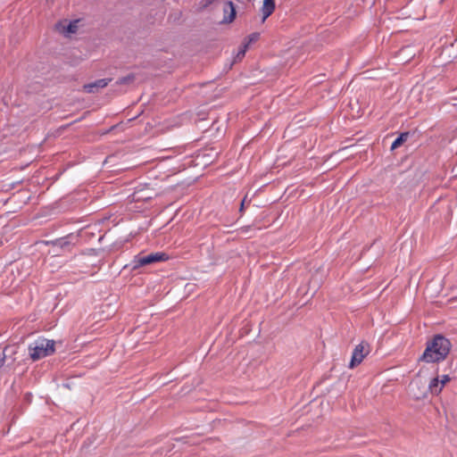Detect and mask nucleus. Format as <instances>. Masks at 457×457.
<instances>
[{"label":"nucleus","mask_w":457,"mask_h":457,"mask_svg":"<svg viewBox=\"0 0 457 457\" xmlns=\"http://www.w3.org/2000/svg\"><path fill=\"white\" fill-rule=\"evenodd\" d=\"M452 349L451 341L442 334L434 335L427 341L425 351L419 358L420 361L438 363L446 359Z\"/></svg>","instance_id":"f257e3e1"},{"label":"nucleus","mask_w":457,"mask_h":457,"mask_svg":"<svg viewBox=\"0 0 457 457\" xmlns=\"http://www.w3.org/2000/svg\"><path fill=\"white\" fill-rule=\"evenodd\" d=\"M29 355L33 361L52 355L55 352V341L38 337L28 346Z\"/></svg>","instance_id":"f03ea898"},{"label":"nucleus","mask_w":457,"mask_h":457,"mask_svg":"<svg viewBox=\"0 0 457 457\" xmlns=\"http://www.w3.org/2000/svg\"><path fill=\"white\" fill-rule=\"evenodd\" d=\"M169 257L165 253L157 252L153 253L147 255H136L134 259L131 261L132 270H137L140 267L146 266L152 263L164 262L168 260Z\"/></svg>","instance_id":"7ed1b4c3"},{"label":"nucleus","mask_w":457,"mask_h":457,"mask_svg":"<svg viewBox=\"0 0 457 457\" xmlns=\"http://www.w3.org/2000/svg\"><path fill=\"white\" fill-rule=\"evenodd\" d=\"M409 392L414 399L420 400L427 397L428 389L426 382L420 377H416L409 384Z\"/></svg>","instance_id":"20e7f679"},{"label":"nucleus","mask_w":457,"mask_h":457,"mask_svg":"<svg viewBox=\"0 0 457 457\" xmlns=\"http://www.w3.org/2000/svg\"><path fill=\"white\" fill-rule=\"evenodd\" d=\"M370 345L362 341L359 345H357L352 353V358L349 363V368L353 369L357 365H359L364 357L370 353Z\"/></svg>","instance_id":"39448f33"},{"label":"nucleus","mask_w":457,"mask_h":457,"mask_svg":"<svg viewBox=\"0 0 457 457\" xmlns=\"http://www.w3.org/2000/svg\"><path fill=\"white\" fill-rule=\"evenodd\" d=\"M110 81V79H100L92 83L84 85V89L86 92L93 94L97 92L99 88L105 87Z\"/></svg>","instance_id":"423d86ee"},{"label":"nucleus","mask_w":457,"mask_h":457,"mask_svg":"<svg viewBox=\"0 0 457 457\" xmlns=\"http://www.w3.org/2000/svg\"><path fill=\"white\" fill-rule=\"evenodd\" d=\"M275 10L274 0H263L261 12L262 14V21H264Z\"/></svg>","instance_id":"0eeeda50"},{"label":"nucleus","mask_w":457,"mask_h":457,"mask_svg":"<svg viewBox=\"0 0 457 457\" xmlns=\"http://www.w3.org/2000/svg\"><path fill=\"white\" fill-rule=\"evenodd\" d=\"M17 353L16 346H5L0 355V368L5 367L7 358Z\"/></svg>","instance_id":"6e6552de"},{"label":"nucleus","mask_w":457,"mask_h":457,"mask_svg":"<svg viewBox=\"0 0 457 457\" xmlns=\"http://www.w3.org/2000/svg\"><path fill=\"white\" fill-rule=\"evenodd\" d=\"M428 392L433 395H438L442 391V386L439 382V377L434 378L430 380L429 384L427 386Z\"/></svg>","instance_id":"1a4fd4ad"},{"label":"nucleus","mask_w":457,"mask_h":457,"mask_svg":"<svg viewBox=\"0 0 457 457\" xmlns=\"http://www.w3.org/2000/svg\"><path fill=\"white\" fill-rule=\"evenodd\" d=\"M410 136H411L410 132L401 133L392 143L391 150H395V149L398 148L399 146H401L404 142H406L408 140Z\"/></svg>","instance_id":"9d476101"},{"label":"nucleus","mask_w":457,"mask_h":457,"mask_svg":"<svg viewBox=\"0 0 457 457\" xmlns=\"http://www.w3.org/2000/svg\"><path fill=\"white\" fill-rule=\"evenodd\" d=\"M224 12H229L228 17L225 16L224 21L226 22H231L235 19V16H236V9H235V6L232 2L228 1L226 3L225 7H224Z\"/></svg>","instance_id":"9b49d317"},{"label":"nucleus","mask_w":457,"mask_h":457,"mask_svg":"<svg viewBox=\"0 0 457 457\" xmlns=\"http://www.w3.org/2000/svg\"><path fill=\"white\" fill-rule=\"evenodd\" d=\"M135 79H136L135 74L130 73V74H128L127 76L120 78L116 81V83L119 84V85L130 84V83H132L135 80Z\"/></svg>","instance_id":"f8f14e48"},{"label":"nucleus","mask_w":457,"mask_h":457,"mask_svg":"<svg viewBox=\"0 0 457 457\" xmlns=\"http://www.w3.org/2000/svg\"><path fill=\"white\" fill-rule=\"evenodd\" d=\"M325 71H326L325 72L316 74V86L318 84H322L327 79H328L329 74H328V73L329 72V71H328V69H325Z\"/></svg>","instance_id":"ddd939ff"},{"label":"nucleus","mask_w":457,"mask_h":457,"mask_svg":"<svg viewBox=\"0 0 457 457\" xmlns=\"http://www.w3.org/2000/svg\"><path fill=\"white\" fill-rule=\"evenodd\" d=\"M54 245L60 246L61 248H66L70 246V241L68 240V237L58 238L54 242Z\"/></svg>","instance_id":"4468645a"},{"label":"nucleus","mask_w":457,"mask_h":457,"mask_svg":"<svg viewBox=\"0 0 457 457\" xmlns=\"http://www.w3.org/2000/svg\"><path fill=\"white\" fill-rule=\"evenodd\" d=\"M247 48H248V44H243V46L239 48L235 59L241 60L245 56Z\"/></svg>","instance_id":"2eb2a0df"},{"label":"nucleus","mask_w":457,"mask_h":457,"mask_svg":"<svg viewBox=\"0 0 457 457\" xmlns=\"http://www.w3.org/2000/svg\"><path fill=\"white\" fill-rule=\"evenodd\" d=\"M15 360L16 359H15L14 355H11V357L9 356L5 362V369H8V370H11L12 369Z\"/></svg>","instance_id":"dca6fc26"},{"label":"nucleus","mask_w":457,"mask_h":457,"mask_svg":"<svg viewBox=\"0 0 457 457\" xmlns=\"http://www.w3.org/2000/svg\"><path fill=\"white\" fill-rule=\"evenodd\" d=\"M259 33H252L251 35L248 36L247 42H245V44H248L249 46L251 43L255 42L259 38Z\"/></svg>","instance_id":"f3484780"},{"label":"nucleus","mask_w":457,"mask_h":457,"mask_svg":"<svg viewBox=\"0 0 457 457\" xmlns=\"http://www.w3.org/2000/svg\"><path fill=\"white\" fill-rule=\"evenodd\" d=\"M452 379V378L450 377V374H445L442 376V378L439 379V382H440V385L442 386V388L445 386V385L449 382L450 380Z\"/></svg>","instance_id":"a211bd4d"},{"label":"nucleus","mask_w":457,"mask_h":457,"mask_svg":"<svg viewBox=\"0 0 457 457\" xmlns=\"http://www.w3.org/2000/svg\"><path fill=\"white\" fill-rule=\"evenodd\" d=\"M77 28H78V26H77V21H75V22H71V23L69 24L68 28H67V30H68V32H70V33H75V32H76V30H77Z\"/></svg>","instance_id":"6ab92c4d"},{"label":"nucleus","mask_w":457,"mask_h":457,"mask_svg":"<svg viewBox=\"0 0 457 457\" xmlns=\"http://www.w3.org/2000/svg\"><path fill=\"white\" fill-rule=\"evenodd\" d=\"M322 91L327 92V93H328V95H329V92H330V91H329V86H328V83H327V84H325V85L322 87Z\"/></svg>","instance_id":"aec40b11"},{"label":"nucleus","mask_w":457,"mask_h":457,"mask_svg":"<svg viewBox=\"0 0 457 457\" xmlns=\"http://www.w3.org/2000/svg\"><path fill=\"white\" fill-rule=\"evenodd\" d=\"M244 204H245V200H243V201L241 202V204H240V212H243Z\"/></svg>","instance_id":"412c9836"}]
</instances>
